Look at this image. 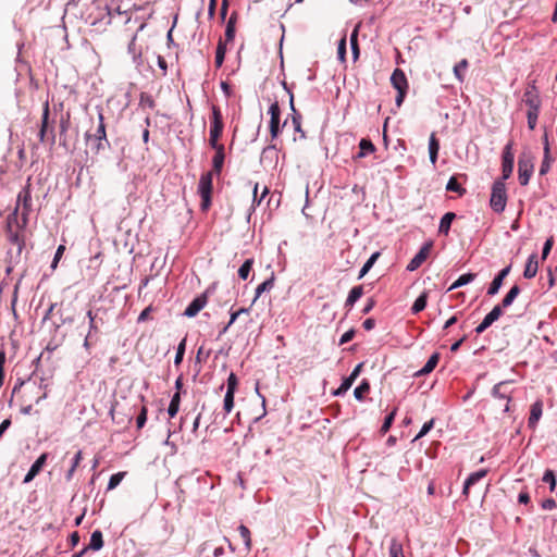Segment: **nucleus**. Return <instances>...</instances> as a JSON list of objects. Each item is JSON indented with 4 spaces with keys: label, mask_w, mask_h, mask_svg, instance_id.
<instances>
[{
    "label": "nucleus",
    "mask_w": 557,
    "mask_h": 557,
    "mask_svg": "<svg viewBox=\"0 0 557 557\" xmlns=\"http://www.w3.org/2000/svg\"><path fill=\"white\" fill-rule=\"evenodd\" d=\"M99 124L94 134H86V139L88 141H91V149L95 153H99L100 151L104 150L110 146L108 139H107V132H106V125H104V117L102 112H99L98 114Z\"/></svg>",
    "instance_id": "1"
},
{
    "label": "nucleus",
    "mask_w": 557,
    "mask_h": 557,
    "mask_svg": "<svg viewBox=\"0 0 557 557\" xmlns=\"http://www.w3.org/2000/svg\"><path fill=\"white\" fill-rule=\"evenodd\" d=\"M212 172H207L201 175L198 184V193L201 197V209L207 211L211 206V196H212Z\"/></svg>",
    "instance_id": "2"
},
{
    "label": "nucleus",
    "mask_w": 557,
    "mask_h": 557,
    "mask_svg": "<svg viewBox=\"0 0 557 557\" xmlns=\"http://www.w3.org/2000/svg\"><path fill=\"white\" fill-rule=\"evenodd\" d=\"M507 203V194L505 184L502 181H495L492 187L490 205L495 212H503Z\"/></svg>",
    "instance_id": "3"
},
{
    "label": "nucleus",
    "mask_w": 557,
    "mask_h": 557,
    "mask_svg": "<svg viewBox=\"0 0 557 557\" xmlns=\"http://www.w3.org/2000/svg\"><path fill=\"white\" fill-rule=\"evenodd\" d=\"M391 84L397 90V96L395 99L396 106L400 107L404 102L408 89V81L403 70H394L391 76Z\"/></svg>",
    "instance_id": "4"
},
{
    "label": "nucleus",
    "mask_w": 557,
    "mask_h": 557,
    "mask_svg": "<svg viewBox=\"0 0 557 557\" xmlns=\"http://www.w3.org/2000/svg\"><path fill=\"white\" fill-rule=\"evenodd\" d=\"M534 158L527 152L521 153L518 160V178L522 186L529 184L530 177L534 170Z\"/></svg>",
    "instance_id": "5"
},
{
    "label": "nucleus",
    "mask_w": 557,
    "mask_h": 557,
    "mask_svg": "<svg viewBox=\"0 0 557 557\" xmlns=\"http://www.w3.org/2000/svg\"><path fill=\"white\" fill-rule=\"evenodd\" d=\"M49 114H50L49 103H48V101H46L44 104V109H42L39 139L41 143L48 141L52 146L55 143V135H54L53 126H50Z\"/></svg>",
    "instance_id": "6"
},
{
    "label": "nucleus",
    "mask_w": 557,
    "mask_h": 557,
    "mask_svg": "<svg viewBox=\"0 0 557 557\" xmlns=\"http://www.w3.org/2000/svg\"><path fill=\"white\" fill-rule=\"evenodd\" d=\"M24 226L21 225L17 218V208L14 209L12 213H10L7 218V237L10 243L20 245V235L18 230Z\"/></svg>",
    "instance_id": "7"
},
{
    "label": "nucleus",
    "mask_w": 557,
    "mask_h": 557,
    "mask_svg": "<svg viewBox=\"0 0 557 557\" xmlns=\"http://www.w3.org/2000/svg\"><path fill=\"white\" fill-rule=\"evenodd\" d=\"M269 114L271 115L270 119V135L272 139H275L278 137L281 133L280 127V119H281V109L278 106V102H273L269 108Z\"/></svg>",
    "instance_id": "8"
},
{
    "label": "nucleus",
    "mask_w": 557,
    "mask_h": 557,
    "mask_svg": "<svg viewBox=\"0 0 557 557\" xmlns=\"http://www.w3.org/2000/svg\"><path fill=\"white\" fill-rule=\"evenodd\" d=\"M433 248V243L428 242L425 243L418 253L411 259V261L407 265L408 271H414L417 270L430 256L431 250Z\"/></svg>",
    "instance_id": "9"
},
{
    "label": "nucleus",
    "mask_w": 557,
    "mask_h": 557,
    "mask_svg": "<svg viewBox=\"0 0 557 557\" xmlns=\"http://www.w3.org/2000/svg\"><path fill=\"white\" fill-rule=\"evenodd\" d=\"M30 202H32L30 189H29V185H27L18 193L17 205H16L17 209L20 208V206H23V211H22L23 225H25L27 222V215L30 211Z\"/></svg>",
    "instance_id": "10"
},
{
    "label": "nucleus",
    "mask_w": 557,
    "mask_h": 557,
    "mask_svg": "<svg viewBox=\"0 0 557 557\" xmlns=\"http://www.w3.org/2000/svg\"><path fill=\"white\" fill-rule=\"evenodd\" d=\"M522 101L528 106V111H540L541 99L534 85L525 89Z\"/></svg>",
    "instance_id": "11"
},
{
    "label": "nucleus",
    "mask_w": 557,
    "mask_h": 557,
    "mask_svg": "<svg viewBox=\"0 0 557 557\" xmlns=\"http://www.w3.org/2000/svg\"><path fill=\"white\" fill-rule=\"evenodd\" d=\"M211 110H212V116H211L210 135L221 138L223 128H224L221 110L218 106H212Z\"/></svg>",
    "instance_id": "12"
},
{
    "label": "nucleus",
    "mask_w": 557,
    "mask_h": 557,
    "mask_svg": "<svg viewBox=\"0 0 557 557\" xmlns=\"http://www.w3.org/2000/svg\"><path fill=\"white\" fill-rule=\"evenodd\" d=\"M511 143L506 145L504 152H503V162H502V172H503V178L507 180L510 177L512 170H513V153L511 151Z\"/></svg>",
    "instance_id": "13"
},
{
    "label": "nucleus",
    "mask_w": 557,
    "mask_h": 557,
    "mask_svg": "<svg viewBox=\"0 0 557 557\" xmlns=\"http://www.w3.org/2000/svg\"><path fill=\"white\" fill-rule=\"evenodd\" d=\"M208 298L207 294H201L196 297L186 308L184 314L186 317L193 318L198 314V312L207 305Z\"/></svg>",
    "instance_id": "14"
},
{
    "label": "nucleus",
    "mask_w": 557,
    "mask_h": 557,
    "mask_svg": "<svg viewBox=\"0 0 557 557\" xmlns=\"http://www.w3.org/2000/svg\"><path fill=\"white\" fill-rule=\"evenodd\" d=\"M47 459H48V454L47 453L41 454L37 458V460L33 463V466L30 467V469L27 472V474L25 475L23 482L29 483L30 481H33L34 478L41 471V469L46 465Z\"/></svg>",
    "instance_id": "15"
},
{
    "label": "nucleus",
    "mask_w": 557,
    "mask_h": 557,
    "mask_svg": "<svg viewBox=\"0 0 557 557\" xmlns=\"http://www.w3.org/2000/svg\"><path fill=\"white\" fill-rule=\"evenodd\" d=\"M543 413V401L536 400L531 405L530 416L528 419V426L532 430H535L537 422L540 421Z\"/></svg>",
    "instance_id": "16"
},
{
    "label": "nucleus",
    "mask_w": 557,
    "mask_h": 557,
    "mask_svg": "<svg viewBox=\"0 0 557 557\" xmlns=\"http://www.w3.org/2000/svg\"><path fill=\"white\" fill-rule=\"evenodd\" d=\"M509 272H510V267H506L494 277V280L492 281V283L487 289V295L493 296L498 293L499 288L503 285L505 277L509 274Z\"/></svg>",
    "instance_id": "17"
},
{
    "label": "nucleus",
    "mask_w": 557,
    "mask_h": 557,
    "mask_svg": "<svg viewBox=\"0 0 557 557\" xmlns=\"http://www.w3.org/2000/svg\"><path fill=\"white\" fill-rule=\"evenodd\" d=\"M486 474H487L486 469H482V470L471 473L463 484L462 495L468 497L470 487L472 485H474L476 482H479L481 479L486 476Z\"/></svg>",
    "instance_id": "18"
},
{
    "label": "nucleus",
    "mask_w": 557,
    "mask_h": 557,
    "mask_svg": "<svg viewBox=\"0 0 557 557\" xmlns=\"http://www.w3.org/2000/svg\"><path fill=\"white\" fill-rule=\"evenodd\" d=\"M539 270V261H537V255L532 253L527 261V264L524 267L523 276L525 278H533Z\"/></svg>",
    "instance_id": "19"
},
{
    "label": "nucleus",
    "mask_w": 557,
    "mask_h": 557,
    "mask_svg": "<svg viewBox=\"0 0 557 557\" xmlns=\"http://www.w3.org/2000/svg\"><path fill=\"white\" fill-rule=\"evenodd\" d=\"M225 160V148L216 150L212 158V174L220 175Z\"/></svg>",
    "instance_id": "20"
},
{
    "label": "nucleus",
    "mask_w": 557,
    "mask_h": 557,
    "mask_svg": "<svg viewBox=\"0 0 557 557\" xmlns=\"http://www.w3.org/2000/svg\"><path fill=\"white\" fill-rule=\"evenodd\" d=\"M362 295H363V286L362 285L352 287L348 294L346 301H345V307L350 309L356 304V301H358L359 298H361Z\"/></svg>",
    "instance_id": "21"
},
{
    "label": "nucleus",
    "mask_w": 557,
    "mask_h": 557,
    "mask_svg": "<svg viewBox=\"0 0 557 557\" xmlns=\"http://www.w3.org/2000/svg\"><path fill=\"white\" fill-rule=\"evenodd\" d=\"M440 150V141L435 136V133H432L429 140V153H430V161L433 165H435L437 161V154Z\"/></svg>",
    "instance_id": "22"
},
{
    "label": "nucleus",
    "mask_w": 557,
    "mask_h": 557,
    "mask_svg": "<svg viewBox=\"0 0 557 557\" xmlns=\"http://www.w3.org/2000/svg\"><path fill=\"white\" fill-rule=\"evenodd\" d=\"M359 149H360V151L356 156V158H358V159L364 158L367 154L373 153L376 150V148L373 145V143L370 139H368V138H362L360 140Z\"/></svg>",
    "instance_id": "23"
},
{
    "label": "nucleus",
    "mask_w": 557,
    "mask_h": 557,
    "mask_svg": "<svg viewBox=\"0 0 557 557\" xmlns=\"http://www.w3.org/2000/svg\"><path fill=\"white\" fill-rule=\"evenodd\" d=\"M456 214L454 212H447L443 215L440 222L438 232L444 235H448L450 225L455 220Z\"/></svg>",
    "instance_id": "24"
},
{
    "label": "nucleus",
    "mask_w": 557,
    "mask_h": 557,
    "mask_svg": "<svg viewBox=\"0 0 557 557\" xmlns=\"http://www.w3.org/2000/svg\"><path fill=\"white\" fill-rule=\"evenodd\" d=\"M360 24H357L350 35V47L352 52L354 61H357L360 54L359 44H358V34H359Z\"/></svg>",
    "instance_id": "25"
},
{
    "label": "nucleus",
    "mask_w": 557,
    "mask_h": 557,
    "mask_svg": "<svg viewBox=\"0 0 557 557\" xmlns=\"http://www.w3.org/2000/svg\"><path fill=\"white\" fill-rule=\"evenodd\" d=\"M550 157H549V145L547 136H545V145H544V159L542 161L541 168H540V175H545L550 168Z\"/></svg>",
    "instance_id": "26"
},
{
    "label": "nucleus",
    "mask_w": 557,
    "mask_h": 557,
    "mask_svg": "<svg viewBox=\"0 0 557 557\" xmlns=\"http://www.w3.org/2000/svg\"><path fill=\"white\" fill-rule=\"evenodd\" d=\"M438 360H440V355L437 352L433 354L429 360L426 361V363L424 364V367L419 370V372L417 373L418 375H425V374H429L430 372H432L435 367L437 366L438 363Z\"/></svg>",
    "instance_id": "27"
},
{
    "label": "nucleus",
    "mask_w": 557,
    "mask_h": 557,
    "mask_svg": "<svg viewBox=\"0 0 557 557\" xmlns=\"http://www.w3.org/2000/svg\"><path fill=\"white\" fill-rule=\"evenodd\" d=\"M87 547L92 550H99L103 547V537L101 531L96 530L91 533L90 542Z\"/></svg>",
    "instance_id": "28"
},
{
    "label": "nucleus",
    "mask_w": 557,
    "mask_h": 557,
    "mask_svg": "<svg viewBox=\"0 0 557 557\" xmlns=\"http://www.w3.org/2000/svg\"><path fill=\"white\" fill-rule=\"evenodd\" d=\"M236 21H237V13L233 12L227 21L226 29H225V38L227 41H232L235 37Z\"/></svg>",
    "instance_id": "29"
},
{
    "label": "nucleus",
    "mask_w": 557,
    "mask_h": 557,
    "mask_svg": "<svg viewBox=\"0 0 557 557\" xmlns=\"http://www.w3.org/2000/svg\"><path fill=\"white\" fill-rule=\"evenodd\" d=\"M476 274L475 273H466V274H462L460 275L457 281H455L450 287L448 288V292L449 290H453V289H456L458 287H461L466 284H469L471 283L472 281H474Z\"/></svg>",
    "instance_id": "30"
},
{
    "label": "nucleus",
    "mask_w": 557,
    "mask_h": 557,
    "mask_svg": "<svg viewBox=\"0 0 557 557\" xmlns=\"http://www.w3.org/2000/svg\"><path fill=\"white\" fill-rule=\"evenodd\" d=\"M520 293V287L518 285H513L509 292L506 294V296L502 300V307L507 308L509 307L513 300L517 298V296Z\"/></svg>",
    "instance_id": "31"
},
{
    "label": "nucleus",
    "mask_w": 557,
    "mask_h": 557,
    "mask_svg": "<svg viewBox=\"0 0 557 557\" xmlns=\"http://www.w3.org/2000/svg\"><path fill=\"white\" fill-rule=\"evenodd\" d=\"M370 392V383L368 380H362L359 386H357L354 391V396L358 400H363L364 396Z\"/></svg>",
    "instance_id": "32"
},
{
    "label": "nucleus",
    "mask_w": 557,
    "mask_h": 557,
    "mask_svg": "<svg viewBox=\"0 0 557 557\" xmlns=\"http://www.w3.org/2000/svg\"><path fill=\"white\" fill-rule=\"evenodd\" d=\"M469 66V62L468 60L466 59H462L460 62H458L455 66H454V74L456 76V78L459 81V82H463L465 79V73L467 71Z\"/></svg>",
    "instance_id": "33"
},
{
    "label": "nucleus",
    "mask_w": 557,
    "mask_h": 557,
    "mask_svg": "<svg viewBox=\"0 0 557 557\" xmlns=\"http://www.w3.org/2000/svg\"><path fill=\"white\" fill-rule=\"evenodd\" d=\"M428 302V293L423 292L413 302L411 307L412 313H419L420 311L424 310Z\"/></svg>",
    "instance_id": "34"
},
{
    "label": "nucleus",
    "mask_w": 557,
    "mask_h": 557,
    "mask_svg": "<svg viewBox=\"0 0 557 557\" xmlns=\"http://www.w3.org/2000/svg\"><path fill=\"white\" fill-rule=\"evenodd\" d=\"M180 404H181V394H180V392H176L173 395L171 403L169 405V408H168V413H169L170 418H174L176 416V413L180 410Z\"/></svg>",
    "instance_id": "35"
},
{
    "label": "nucleus",
    "mask_w": 557,
    "mask_h": 557,
    "mask_svg": "<svg viewBox=\"0 0 557 557\" xmlns=\"http://www.w3.org/2000/svg\"><path fill=\"white\" fill-rule=\"evenodd\" d=\"M503 314L502 306L497 305L495 306L491 312H488L483 321L491 326L496 320L499 319V317Z\"/></svg>",
    "instance_id": "36"
},
{
    "label": "nucleus",
    "mask_w": 557,
    "mask_h": 557,
    "mask_svg": "<svg viewBox=\"0 0 557 557\" xmlns=\"http://www.w3.org/2000/svg\"><path fill=\"white\" fill-rule=\"evenodd\" d=\"M446 189L448 191H455L457 193L459 196H463L467 190L466 188H463L458 182H457V178L455 176H451L446 185Z\"/></svg>",
    "instance_id": "37"
},
{
    "label": "nucleus",
    "mask_w": 557,
    "mask_h": 557,
    "mask_svg": "<svg viewBox=\"0 0 557 557\" xmlns=\"http://www.w3.org/2000/svg\"><path fill=\"white\" fill-rule=\"evenodd\" d=\"M274 286V276L272 275L270 278L265 280L263 283H261L257 288H256V296H255V300L258 299L262 293L267 292V290H271Z\"/></svg>",
    "instance_id": "38"
},
{
    "label": "nucleus",
    "mask_w": 557,
    "mask_h": 557,
    "mask_svg": "<svg viewBox=\"0 0 557 557\" xmlns=\"http://www.w3.org/2000/svg\"><path fill=\"white\" fill-rule=\"evenodd\" d=\"M225 52H226V47L225 45L220 40L219 44H218V47H216V51H215V66L216 67H220L222 66L223 62H224V57H225Z\"/></svg>",
    "instance_id": "39"
},
{
    "label": "nucleus",
    "mask_w": 557,
    "mask_h": 557,
    "mask_svg": "<svg viewBox=\"0 0 557 557\" xmlns=\"http://www.w3.org/2000/svg\"><path fill=\"white\" fill-rule=\"evenodd\" d=\"M379 257L380 252L376 251L368 259V261L363 264V267L360 270L359 278L363 277L370 271V269L373 267Z\"/></svg>",
    "instance_id": "40"
},
{
    "label": "nucleus",
    "mask_w": 557,
    "mask_h": 557,
    "mask_svg": "<svg viewBox=\"0 0 557 557\" xmlns=\"http://www.w3.org/2000/svg\"><path fill=\"white\" fill-rule=\"evenodd\" d=\"M238 532H239L240 539L243 540L246 548L250 549V547H251V537H250L249 529L246 525L240 524L238 527Z\"/></svg>",
    "instance_id": "41"
},
{
    "label": "nucleus",
    "mask_w": 557,
    "mask_h": 557,
    "mask_svg": "<svg viewBox=\"0 0 557 557\" xmlns=\"http://www.w3.org/2000/svg\"><path fill=\"white\" fill-rule=\"evenodd\" d=\"M252 264H253V259H247L243 264L242 267L239 268L238 270V276L242 278V280H247L250 271H251V268H252Z\"/></svg>",
    "instance_id": "42"
},
{
    "label": "nucleus",
    "mask_w": 557,
    "mask_h": 557,
    "mask_svg": "<svg viewBox=\"0 0 557 557\" xmlns=\"http://www.w3.org/2000/svg\"><path fill=\"white\" fill-rule=\"evenodd\" d=\"M389 555L391 557H405L403 545L396 540H392L391 542Z\"/></svg>",
    "instance_id": "43"
},
{
    "label": "nucleus",
    "mask_w": 557,
    "mask_h": 557,
    "mask_svg": "<svg viewBox=\"0 0 557 557\" xmlns=\"http://www.w3.org/2000/svg\"><path fill=\"white\" fill-rule=\"evenodd\" d=\"M234 395H235V393H233L231 391H226V394L224 396V401H223V409H224L225 413H230L234 408Z\"/></svg>",
    "instance_id": "44"
},
{
    "label": "nucleus",
    "mask_w": 557,
    "mask_h": 557,
    "mask_svg": "<svg viewBox=\"0 0 557 557\" xmlns=\"http://www.w3.org/2000/svg\"><path fill=\"white\" fill-rule=\"evenodd\" d=\"M355 381H352V377H345L341 384V386L334 391V395L335 396H342L344 395L350 387L351 385L354 384Z\"/></svg>",
    "instance_id": "45"
},
{
    "label": "nucleus",
    "mask_w": 557,
    "mask_h": 557,
    "mask_svg": "<svg viewBox=\"0 0 557 557\" xmlns=\"http://www.w3.org/2000/svg\"><path fill=\"white\" fill-rule=\"evenodd\" d=\"M543 482L545 483H548L549 484V490L550 492H554L555 488H556V476H555V473L553 470L550 469H547L545 472H544V475H543Z\"/></svg>",
    "instance_id": "46"
},
{
    "label": "nucleus",
    "mask_w": 557,
    "mask_h": 557,
    "mask_svg": "<svg viewBox=\"0 0 557 557\" xmlns=\"http://www.w3.org/2000/svg\"><path fill=\"white\" fill-rule=\"evenodd\" d=\"M83 459V455H82V451L78 450L73 459V463H72V467L69 469L67 473H66V480L70 481L76 470V468L79 466L81 461Z\"/></svg>",
    "instance_id": "47"
},
{
    "label": "nucleus",
    "mask_w": 557,
    "mask_h": 557,
    "mask_svg": "<svg viewBox=\"0 0 557 557\" xmlns=\"http://www.w3.org/2000/svg\"><path fill=\"white\" fill-rule=\"evenodd\" d=\"M185 348H186V338H183L177 346V350H176V355H175V359H174L175 366H180L182 363L184 354H185Z\"/></svg>",
    "instance_id": "48"
},
{
    "label": "nucleus",
    "mask_w": 557,
    "mask_h": 557,
    "mask_svg": "<svg viewBox=\"0 0 557 557\" xmlns=\"http://www.w3.org/2000/svg\"><path fill=\"white\" fill-rule=\"evenodd\" d=\"M395 416H396V409H394L389 414H387L385 417V420L380 429V432L382 434H385L386 432H388V430L391 429L392 424H393V421L395 419Z\"/></svg>",
    "instance_id": "49"
},
{
    "label": "nucleus",
    "mask_w": 557,
    "mask_h": 557,
    "mask_svg": "<svg viewBox=\"0 0 557 557\" xmlns=\"http://www.w3.org/2000/svg\"><path fill=\"white\" fill-rule=\"evenodd\" d=\"M337 58L342 63L346 61V35H344L338 42Z\"/></svg>",
    "instance_id": "50"
},
{
    "label": "nucleus",
    "mask_w": 557,
    "mask_h": 557,
    "mask_svg": "<svg viewBox=\"0 0 557 557\" xmlns=\"http://www.w3.org/2000/svg\"><path fill=\"white\" fill-rule=\"evenodd\" d=\"M124 475H125V472H119V473L111 475L109 483H108V490L110 491V490L115 488L121 483Z\"/></svg>",
    "instance_id": "51"
},
{
    "label": "nucleus",
    "mask_w": 557,
    "mask_h": 557,
    "mask_svg": "<svg viewBox=\"0 0 557 557\" xmlns=\"http://www.w3.org/2000/svg\"><path fill=\"white\" fill-rule=\"evenodd\" d=\"M237 386H238V379L235 373L231 372L227 377L226 391H231V392L235 393L237 389Z\"/></svg>",
    "instance_id": "52"
},
{
    "label": "nucleus",
    "mask_w": 557,
    "mask_h": 557,
    "mask_svg": "<svg viewBox=\"0 0 557 557\" xmlns=\"http://www.w3.org/2000/svg\"><path fill=\"white\" fill-rule=\"evenodd\" d=\"M292 123H293L295 132L300 133L301 136H305V133L301 128V114L300 113L292 114Z\"/></svg>",
    "instance_id": "53"
},
{
    "label": "nucleus",
    "mask_w": 557,
    "mask_h": 557,
    "mask_svg": "<svg viewBox=\"0 0 557 557\" xmlns=\"http://www.w3.org/2000/svg\"><path fill=\"white\" fill-rule=\"evenodd\" d=\"M540 111H528L527 117H528V126L530 129H534L536 126L537 117H539Z\"/></svg>",
    "instance_id": "54"
},
{
    "label": "nucleus",
    "mask_w": 557,
    "mask_h": 557,
    "mask_svg": "<svg viewBox=\"0 0 557 557\" xmlns=\"http://www.w3.org/2000/svg\"><path fill=\"white\" fill-rule=\"evenodd\" d=\"M147 413H148L147 407L143 406L140 409V412L136 419V424H137L138 429H141L145 425V423L147 421Z\"/></svg>",
    "instance_id": "55"
},
{
    "label": "nucleus",
    "mask_w": 557,
    "mask_h": 557,
    "mask_svg": "<svg viewBox=\"0 0 557 557\" xmlns=\"http://www.w3.org/2000/svg\"><path fill=\"white\" fill-rule=\"evenodd\" d=\"M433 426H434V419H431L430 421L425 422L423 424V426L421 428L420 432L414 437V441L423 437L429 431L432 430Z\"/></svg>",
    "instance_id": "56"
},
{
    "label": "nucleus",
    "mask_w": 557,
    "mask_h": 557,
    "mask_svg": "<svg viewBox=\"0 0 557 557\" xmlns=\"http://www.w3.org/2000/svg\"><path fill=\"white\" fill-rule=\"evenodd\" d=\"M553 244H554L553 237H549L545 242L544 247H543V251H542V259L543 260H545L547 258V256L549 255V252L552 250V247H553Z\"/></svg>",
    "instance_id": "57"
},
{
    "label": "nucleus",
    "mask_w": 557,
    "mask_h": 557,
    "mask_svg": "<svg viewBox=\"0 0 557 557\" xmlns=\"http://www.w3.org/2000/svg\"><path fill=\"white\" fill-rule=\"evenodd\" d=\"M219 139L220 137H216V136H211L209 137V145L211 146L212 149H214L215 151L216 150H221L224 148V145L220 144L219 143Z\"/></svg>",
    "instance_id": "58"
},
{
    "label": "nucleus",
    "mask_w": 557,
    "mask_h": 557,
    "mask_svg": "<svg viewBox=\"0 0 557 557\" xmlns=\"http://www.w3.org/2000/svg\"><path fill=\"white\" fill-rule=\"evenodd\" d=\"M354 336H355L354 330H349V331L345 332L339 339V345L350 342L354 338Z\"/></svg>",
    "instance_id": "59"
},
{
    "label": "nucleus",
    "mask_w": 557,
    "mask_h": 557,
    "mask_svg": "<svg viewBox=\"0 0 557 557\" xmlns=\"http://www.w3.org/2000/svg\"><path fill=\"white\" fill-rule=\"evenodd\" d=\"M244 312H247V310H246V309H244V308H240L239 310H237V311L233 312V313L231 314L230 322H228V324L223 329V332H225V331L228 329V326H230V325H232V324L235 322V320L238 318V315H239V314H242V313H244Z\"/></svg>",
    "instance_id": "60"
},
{
    "label": "nucleus",
    "mask_w": 557,
    "mask_h": 557,
    "mask_svg": "<svg viewBox=\"0 0 557 557\" xmlns=\"http://www.w3.org/2000/svg\"><path fill=\"white\" fill-rule=\"evenodd\" d=\"M65 250V247L64 246H59L57 251H55V255H54V258H53V261H52V268H55L60 258L62 257L63 252Z\"/></svg>",
    "instance_id": "61"
},
{
    "label": "nucleus",
    "mask_w": 557,
    "mask_h": 557,
    "mask_svg": "<svg viewBox=\"0 0 557 557\" xmlns=\"http://www.w3.org/2000/svg\"><path fill=\"white\" fill-rule=\"evenodd\" d=\"M557 504L553 498H547L542 502V508L545 510H552L556 508Z\"/></svg>",
    "instance_id": "62"
},
{
    "label": "nucleus",
    "mask_w": 557,
    "mask_h": 557,
    "mask_svg": "<svg viewBox=\"0 0 557 557\" xmlns=\"http://www.w3.org/2000/svg\"><path fill=\"white\" fill-rule=\"evenodd\" d=\"M531 498L527 491H521L518 496V502L523 505H528L530 503Z\"/></svg>",
    "instance_id": "63"
},
{
    "label": "nucleus",
    "mask_w": 557,
    "mask_h": 557,
    "mask_svg": "<svg viewBox=\"0 0 557 557\" xmlns=\"http://www.w3.org/2000/svg\"><path fill=\"white\" fill-rule=\"evenodd\" d=\"M374 325H375V321H374V319H372V318L367 319V320L362 323L363 329H364V330H367V331L372 330V329L374 327Z\"/></svg>",
    "instance_id": "64"
}]
</instances>
